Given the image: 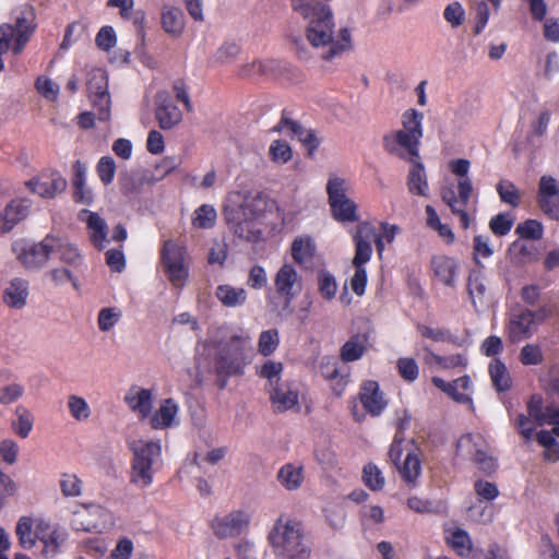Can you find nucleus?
Wrapping results in <instances>:
<instances>
[{"mask_svg": "<svg viewBox=\"0 0 559 559\" xmlns=\"http://www.w3.org/2000/svg\"><path fill=\"white\" fill-rule=\"evenodd\" d=\"M292 8L295 12L309 21L318 15L319 11L329 8V5L320 0H292Z\"/></svg>", "mask_w": 559, "mask_h": 559, "instance_id": "nucleus-42", "label": "nucleus"}, {"mask_svg": "<svg viewBox=\"0 0 559 559\" xmlns=\"http://www.w3.org/2000/svg\"><path fill=\"white\" fill-rule=\"evenodd\" d=\"M442 200L449 205L451 212L459 216L461 227L467 229L469 226V216L464 210V206L460 205L459 198L455 195L453 187H445L441 190Z\"/></svg>", "mask_w": 559, "mask_h": 559, "instance_id": "nucleus-40", "label": "nucleus"}, {"mask_svg": "<svg viewBox=\"0 0 559 559\" xmlns=\"http://www.w3.org/2000/svg\"><path fill=\"white\" fill-rule=\"evenodd\" d=\"M28 297V282L23 278H13L3 293V301L10 308L22 309Z\"/></svg>", "mask_w": 559, "mask_h": 559, "instance_id": "nucleus-20", "label": "nucleus"}, {"mask_svg": "<svg viewBox=\"0 0 559 559\" xmlns=\"http://www.w3.org/2000/svg\"><path fill=\"white\" fill-rule=\"evenodd\" d=\"M100 181L108 186L112 182L116 173V163L111 156H103L96 166Z\"/></svg>", "mask_w": 559, "mask_h": 559, "instance_id": "nucleus-56", "label": "nucleus"}, {"mask_svg": "<svg viewBox=\"0 0 559 559\" xmlns=\"http://www.w3.org/2000/svg\"><path fill=\"white\" fill-rule=\"evenodd\" d=\"M163 29L173 37H179L185 28V15L179 8L164 7L162 11Z\"/></svg>", "mask_w": 559, "mask_h": 559, "instance_id": "nucleus-25", "label": "nucleus"}, {"mask_svg": "<svg viewBox=\"0 0 559 559\" xmlns=\"http://www.w3.org/2000/svg\"><path fill=\"white\" fill-rule=\"evenodd\" d=\"M132 452L130 483L139 488H146L153 483V476L162 462V447L159 441L128 440Z\"/></svg>", "mask_w": 559, "mask_h": 559, "instance_id": "nucleus-5", "label": "nucleus"}, {"mask_svg": "<svg viewBox=\"0 0 559 559\" xmlns=\"http://www.w3.org/2000/svg\"><path fill=\"white\" fill-rule=\"evenodd\" d=\"M67 538L68 534L61 528H53L49 533L40 534L38 539L44 544L41 555L46 559L53 558L60 552L61 547L66 543Z\"/></svg>", "mask_w": 559, "mask_h": 559, "instance_id": "nucleus-27", "label": "nucleus"}, {"mask_svg": "<svg viewBox=\"0 0 559 559\" xmlns=\"http://www.w3.org/2000/svg\"><path fill=\"white\" fill-rule=\"evenodd\" d=\"M275 293L295 298L301 290V280L295 267L284 264L274 277Z\"/></svg>", "mask_w": 559, "mask_h": 559, "instance_id": "nucleus-16", "label": "nucleus"}, {"mask_svg": "<svg viewBox=\"0 0 559 559\" xmlns=\"http://www.w3.org/2000/svg\"><path fill=\"white\" fill-rule=\"evenodd\" d=\"M537 441L545 448V459L551 462L559 461V442L548 430H542L537 433Z\"/></svg>", "mask_w": 559, "mask_h": 559, "instance_id": "nucleus-46", "label": "nucleus"}, {"mask_svg": "<svg viewBox=\"0 0 559 559\" xmlns=\"http://www.w3.org/2000/svg\"><path fill=\"white\" fill-rule=\"evenodd\" d=\"M423 114L408 109L403 114V129L383 136V147L390 154L397 155L400 148L406 150L411 157H419L418 146L423 136Z\"/></svg>", "mask_w": 559, "mask_h": 559, "instance_id": "nucleus-6", "label": "nucleus"}, {"mask_svg": "<svg viewBox=\"0 0 559 559\" xmlns=\"http://www.w3.org/2000/svg\"><path fill=\"white\" fill-rule=\"evenodd\" d=\"M359 400L364 408L371 416H379L388 405L383 393L380 391L379 383L371 380L362 383L359 392Z\"/></svg>", "mask_w": 559, "mask_h": 559, "instance_id": "nucleus-17", "label": "nucleus"}, {"mask_svg": "<svg viewBox=\"0 0 559 559\" xmlns=\"http://www.w3.org/2000/svg\"><path fill=\"white\" fill-rule=\"evenodd\" d=\"M265 209L266 198L261 193H250L239 205L227 206L224 214L230 230L239 238L250 241L257 238V219Z\"/></svg>", "mask_w": 559, "mask_h": 559, "instance_id": "nucleus-4", "label": "nucleus"}, {"mask_svg": "<svg viewBox=\"0 0 559 559\" xmlns=\"http://www.w3.org/2000/svg\"><path fill=\"white\" fill-rule=\"evenodd\" d=\"M326 191L333 217L342 223L357 222L356 204L346 197L345 180L332 178L328 181Z\"/></svg>", "mask_w": 559, "mask_h": 559, "instance_id": "nucleus-10", "label": "nucleus"}, {"mask_svg": "<svg viewBox=\"0 0 559 559\" xmlns=\"http://www.w3.org/2000/svg\"><path fill=\"white\" fill-rule=\"evenodd\" d=\"M294 298L289 296H282L275 293V295H267V308L269 312L277 320L284 321L294 313L292 306Z\"/></svg>", "mask_w": 559, "mask_h": 559, "instance_id": "nucleus-30", "label": "nucleus"}, {"mask_svg": "<svg viewBox=\"0 0 559 559\" xmlns=\"http://www.w3.org/2000/svg\"><path fill=\"white\" fill-rule=\"evenodd\" d=\"M178 412V406L173 399H166L159 409L151 418L153 429H164L171 426Z\"/></svg>", "mask_w": 559, "mask_h": 559, "instance_id": "nucleus-34", "label": "nucleus"}, {"mask_svg": "<svg viewBox=\"0 0 559 559\" xmlns=\"http://www.w3.org/2000/svg\"><path fill=\"white\" fill-rule=\"evenodd\" d=\"M124 401L132 411L139 412L142 418L147 417L152 411V393L147 389H131Z\"/></svg>", "mask_w": 559, "mask_h": 559, "instance_id": "nucleus-24", "label": "nucleus"}, {"mask_svg": "<svg viewBox=\"0 0 559 559\" xmlns=\"http://www.w3.org/2000/svg\"><path fill=\"white\" fill-rule=\"evenodd\" d=\"M472 461L477 468L486 476L492 475L497 469V460L489 455L484 449H476L472 454Z\"/></svg>", "mask_w": 559, "mask_h": 559, "instance_id": "nucleus-49", "label": "nucleus"}, {"mask_svg": "<svg viewBox=\"0 0 559 559\" xmlns=\"http://www.w3.org/2000/svg\"><path fill=\"white\" fill-rule=\"evenodd\" d=\"M73 199L78 203L91 205L93 203V193L85 185L86 167L81 160L73 164Z\"/></svg>", "mask_w": 559, "mask_h": 559, "instance_id": "nucleus-23", "label": "nucleus"}, {"mask_svg": "<svg viewBox=\"0 0 559 559\" xmlns=\"http://www.w3.org/2000/svg\"><path fill=\"white\" fill-rule=\"evenodd\" d=\"M248 338L230 334L227 328H218L209 338V346L215 349L213 369L217 377V386L224 390L228 379L233 376H241L245 366V344Z\"/></svg>", "mask_w": 559, "mask_h": 559, "instance_id": "nucleus-1", "label": "nucleus"}, {"mask_svg": "<svg viewBox=\"0 0 559 559\" xmlns=\"http://www.w3.org/2000/svg\"><path fill=\"white\" fill-rule=\"evenodd\" d=\"M58 245V237L47 235L39 243L24 248L19 259L28 269L41 267Z\"/></svg>", "mask_w": 559, "mask_h": 559, "instance_id": "nucleus-14", "label": "nucleus"}, {"mask_svg": "<svg viewBox=\"0 0 559 559\" xmlns=\"http://www.w3.org/2000/svg\"><path fill=\"white\" fill-rule=\"evenodd\" d=\"M365 352V346L357 337L347 341L341 348V358L344 361H355L359 359Z\"/></svg>", "mask_w": 559, "mask_h": 559, "instance_id": "nucleus-58", "label": "nucleus"}, {"mask_svg": "<svg viewBox=\"0 0 559 559\" xmlns=\"http://www.w3.org/2000/svg\"><path fill=\"white\" fill-rule=\"evenodd\" d=\"M431 269L435 276L445 286L455 287V275L459 263L447 255H436L431 259Z\"/></svg>", "mask_w": 559, "mask_h": 559, "instance_id": "nucleus-18", "label": "nucleus"}, {"mask_svg": "<svg viewBox=\"0 0 559 559\" xmlns=\"http://www.w3.org/2000/svg\"><path fill=\"white\" fill-rule=\"evenodd\" d=\"M399 374L408 382H414L419 374V368L415 359L402 357L396 364Z\"/></svg>", "mask_w": 559, "mask_h": 559, "instance_id": "nucleus-57", "label": "nucleus"}, {"mask_svg": "<svg viewBox=\"0 0 559 559\" xmlns=\"http://www.w3.org/2000/svg\"><path fill=\"white\" fill-rule=\"evenodd\" d=\"M276 559H310L311 546L301 522L281 515L267 535Z\"/></svg>", "mask_w": 559, "mask_h": 559, "instance_id": "nucleus-2", "label": "nucleus"}, {"mask_svg": "<svg viewBox=\"0 0 559 559\" xmlns=\"http://www.w3.org/2000/svg\"><path fill=\"white\" fill-rule=\"evenodd\" d=\"M473 249H474V261L476 262L477 267L484 269L485 266H484V264L480 263L479 257L489 258L493 253V251L489 245L488 237H485L483 235L475 236Z\"/></svg>", "mask_w": 559, "mask_h": 559, "instance_id": "nucleus-61", "label": "nucleus"}, {"mask_svg": "<svg viewBox=\"0 0 559 559\" xmlns=\"http://www.w3.org/2000/svg\"><path fill=\"white\" fill-rule=\"evenodd\" d=\"M314 249V243L311 238L299 237L293 241L292 257L297 263L302 264L312 259Z\"/></svg>", "mask_w": 559, "mask_h": 559, "instance_id": "nucleus-41", "label": "nucleus"}, {"mask_svg": "<svg viewBox=\"0 0 559 559\" xmlns=\"http://www.w3.org/2000/svg\"><path fill=\"white\" fill-rule=\"evenodd\" d=\"M417 159L418 158L416 157L411 158L413 167L409 169L407 176V187L411 193L427 197L428 182L425 168L424 165Z\"/></svg>", "mask_w": 559, "mask_h": 559, "instance_id": "nucleus-26", "label": "nucleus"}, {"mask_svg": "<svg viewBox=\"0 0 559 559\" xmlns=\"http://www.w3.org/2000/svg\"><path fill=\"white\" fill-rule=\"evenodd\" d=\"M68 408L71 416L79 421L86 420L91 416V408L81 396L70 395L68 397Z\"/></svg>", "mask_w": 559, "mask_h": 559, "instance_id": "nucleus-53", "label": "nucleus"}, {"mask_svg": "<svg viewBox=\"0 0 559 559\" xmlns=\"http://www.w3.org/2000/svg\"><path fill=\"white\" fill-rule=\"evenodd\" d=\"M14 414L16 419L11 423L12 430L22 439H25L29 436L33 426H34V417L29 409H27L23 405H19Z\"/></svg>", "mask_w": 559, "mask_h": 559, "instance_id": "nucleus-36", "label": "nucleus"}, {"mask_svg": "<svg viewBox=\"0 0 559 559\" xmlns=\"http://www.w3.org/2000/svg\"><path fill=\"white\" fill-rule=\"evenodd\" d=\"M28 186L34 193L43 198H53L66 190L67 180L58 173H52L43 180L29 181Z\"/></svg>", "mask_w": 559, "mask_h": 559, "instance_id": "nucleus-19", "label": "nucleus"}, {"mask_svg": "<svg viewBox=\"0 0 559 559\" xmlns=\"http://www.w3.org/2000/svg\"><path fill=\"white\" fill-rule=\"evenodd\" d=\"M431 381L439 390L447 393L455 402H457L460 404H468L471 407H473V401H472L471 396L465 393H460L457 391L456 384H454V381L447 382L439 377H433Z\"/></svg>", "mask_w": 559, "mask_h": 559, "instance_id": "nucleus-45", "label": "nucleus"}, {"mask_svg": "<svg viewBox=\"0 0 559 559\" xmlns=\"http://www.w3.org/2000/svg\"><path fill=\"white\" fill-rule=\"evenodd\" d=\"M270 156L274 163L286 164L293 157L292 147L283 140H275L270 146Z\"/></svg>", "mask_w": 559, "mask_h": 559, "instance_id": "nucleus-55", "label": "nucleus"}, {"mask_svg": "<svg viewBox=\"0 0 559 559\" xmlns=\"http://www.w3.org/2000/svg\"><path fill=\"white\" fill-rule=\"evenodd\" d=\"M280 67V63L275 60H254L250 63L242 66L239 74L242 78H255V76H264L274 73V71Z\"/></svg>", "mask_w": 559, "mask_h": 559, "instance_id": "nucleus-39", "label": "nucleus"}, {"mask_svg": "<svg viewBox=\"0 0 559 559\" xmlns=\"http://www.w3.org/2000/svg\"><path fill=\"white\" fill-rule=\"evenodd\" d=\"M216 211L212 205L203 204L195 210L192 224L194 227L207 229L214 226Z\"/></svg>", "mask_w": 559, "mask_h": 559, "instance_id": "nucleus-48", "label": "nucleus"}, {"mask_svg": "<svg viewBox=\"0 0 559 559\" xmlns=\"http://www.w3.org/2000/svg\"><path fill=\"white\" fill-rule=\"evenodd\" d=\"M451 546L460 556H468L472 551V544L468 534L457 528L451 537Z\"/></svg>", "mask_w": 559, "mask_h": 559, "instance_id": "nucleus-59", "label": "nucleus"}, {"mask_svg": "<svg viewBox=\"0 0 559 559\" xmlns=\"http://www.w3.org/2000/svg\"><path fill=\"white\" fill-rule=\"evenodd\" d=\"M306 130L298 121L292 119L286 110L282 112L280 122L272 129L273 132H284L296 136L298 140L305 134Z\"/></svg>", "mask_w": 559, "mask_h": 559, "instance_id": "nucleus-44", "label": "nucleus"}, {"mask_svg": "<svg viewBox=\"0 0 559 559\" xmlns=\"http://www.w3.org/2000/svg\"><path fill=\"white\" fill-rule=\"evenodd\" d=\"M60 488L66 497H78L81 495V480L74 474H63L60 479Z\"/></svg>", "mask_w": 559, "mask_h": 559, "instance_id": "nucleus-62", "label": "nucleus"}, {"mask_svg": "<svg viewBox=\"0 0 559 559\" xmlns=\"http://www.w3.org/2000/svg\"><path fill=\"white\" fill-rule=\"evenodd\" d=\"M536 201L544 215L559 222V181L555 177H540Z\"/></svg>", "mask_w": 559, "mask_h": 559, "instance_id": "nucleus-11", "label": "nucleus"}, {"mask_svg": "<svg viewBox=\"0 0 559 559\" xmlns=\"http://www.w3.org/2000/svg\"><path fill=\"white\" fill-rule=\"evenodd\" d=\"M497 192L503 203L516 207L521 201V193L510 180H500L497 185Z\"/></svg>", "mask_w": 559, "mask_h": 559, "instance_id": "nucleus-43", "label": "nucleus"}, {"mask_svg": "<svg viewBox=\"0 0 559 559\" xmlns=\"http://www.w3.org/2000/svg\"><path fill=\"white\" fill-rule=\"evenodd\" d=\"M402 479L411 487H415L421 473V462L414 453H407L403 463L396 466Z\"/></svg>", "mask_w": 559, "mask_h": 559, "instance_id": "nucleus-29", "label": "nucleus"}, {"mask_svg": "<svg viewBox=\"0 0 559 559\" xmlns=\"http://www.w3.org/2000/svg\"><path fill=\"white\" fill-rule=\"evenodd\" d=\"M515 233L522 239L539 240L543 237L544 228L540 222L536 219H526L516 226Z\"/></svg>", "mask_w": 559, "mask_h": 559, "instance_id": "nucleus-50", "label": "nucleus"}, {"mask_svg": "<svg viewBox=\"0 0 559 559\" xmlns=\"http://www.w3.org/2000/svg\"><path fill=\"white\" fill-rule=\"evenodd\" d=\"M31 202L28 200H13L4 209L1 219L3 222L2 230L10 231L14 225L24 219L29 212Z\"/></svg>", "mask_w": 559, "mask_h": 559, "instance_id": "nucleus-22", "label": "nucleus"}, {"mask_svg": "<svg viewBox=\"0 0 559 559\" xmlns=\"http://www.w3.org/2000/svg\"><path fill=\"white\" fill-rule=\"evenodd\" d=\"M483 270L481 267L472 270L467 278V292L476 310L485 305L486 299L487 288Z\"/></svg>", "mask_w": 559, "mask_h": 559, "instance_id": "nucleus-21", "label": "nucleus"}, {"mask_svg": "<svg viewBox=\"0 0 559 559\" xmlns=\"http://www.w3.org/2000/svg\"><path fill=\"white\" fill-rule=\"evenodd\" d=\"M365 485L371 490H381L384 486V477L374 464H367L362 471Z\"/></svg>", "mask_w": 559, "mask_h": 559, "instance_id": "nucleus-54", "label": "nucleus"}, {"mask_svg": "<svg viewBox=\"0 0 559 559\" xmlns=\"http://www.w3.org/2000/svg\"><path fill=\"white\" fill-rule=\"evenodd\" d=\"M121 313L114 308H103L98 313V328L102 332L110 331L119 321Z\"/></svg>", "mask_w": 559, "mask_h": 559, "instance_id": "nucleus-63", "label": "nucleus"}, {"mask_svg": "<svg viewBox=\"0 0 559 559\" xmlns=\"http://www.w3.org/2000/svg\"><path fill=\"white\" fill-rule=\"evenodd\" d=\"M549 316L546 307L533 311L518 308L510 313L507 325L508 337L512 343H519L533 336L537 326Z\"/></svg>", "mask_w": 559, "mask_h": 559, "instance_id": "nucleus-7", "label": "nucleus"}, {"mask_svg": "<svg viewBox=\"0 0 559 559\" xmlns=\"http://www.w3.org/2000/svg\"><path fill=\"white\" fill-rule=\"evenodd\" d=\"M306 36L314 48L329 47L322 53V58L328 61L353 49L352 35L347 27L341 28L337 37L334 38L333 13L330 7L319 11L318 15L309 20Z\"/></svg>", "mask_w": 559, "mask_h": 559, "instance_id": "nucleus-3", "label": "nucleus"}, {"mask_svg": "<svg viewBox=\"0 0 559 559\" xmlns=\"http://www.w3.org/2000/svg\"><path fill=\"white\" fill-rule=\"evenodd\" d=\"M87 93L93 107L97 110V118L100 121L110 119V95L108 92V76L105 70L94 69L87 76Z\"/></svg>", "mask_w": 559, "mask_h": 559, "instance_id": "nucleus-9", "label": "nucleus"}, {"mask_svg": "<svg viewBox=\"0 0 559 559\" xmlns=\"http://www.w3.org/2000/svg\"><path fill=\"white\" fill-rule=\"evenodd\" d=\"M250 524V516L241 510L233 511L224 516H216L211 522V527L216 537L229 538L239 536Z\"/></svg>", "mask_w": 559, "mask_h": 559, "instance_id": "nucleus-12", "label": "nucleus"}, {"mask_svg": "<svg viewBox=\"0 0 559 559\" xmlns=\"http://www.w3.org/2000/svg\"><path fill=\"white\" fill-rule=\"evenodd\" d=\"M319 290L321 295L326 299H332L336 293V282L332 274L322 271L319 273Z\"/></svg>", "mask_w": 559, "mask_h": 559, "instance_id": "nucleus-64", "label": "nucleus"}, {"mask_svg": "<svg viewBox=\"0 0 559 559\" xmlns=\"http://www.w3.org/2000/svg\"><path fill=\"white\" fill-rule=\"evenodd\" d=\"M512 263L523 265L536 259V252L532 245H527L522 240L511 243L508 250Z\"/></svg>", "mask_w": 559, "mask_h": 559, "instance_id": "nucleus-37", "label": "nucleus"}, {"mask_svg": "<svg viewBox=\"0 0 559 559\" xmlns=\"http://www.w3.org/2000/svg\"><path fill=\"white\" fill-rule=\"evenodd\" d=\"M280 344V333L276 329H270L261 332L258 342V350L263 356H270L275 352Z\"/></svg>", "mask_w": 559, "mask_h": 559, "instance_id": "nucleus-47", "label": "nucleus"}, {"mask_svg": "<svg viewBox=\"0 0 559 559\" xmlns=\"http://www.w3.org/2000/svg\"><path fill=\"white\" fill-rule=\"evenodd\" d=\"M443 17L452 28H457L465 22L466 13L459 1H453L444 8Z\"/></svg>", "mask_w": 559, "mask_h": 559, "instance_id": "nucleus-51", "label": "nucleus"}, {"mask_svg": "<svg viewBox=\"0 0 559 559\" xmlns=\"http://www.w3.org/2000/svg\"><path fill=\"white\" fill-rule=\"evenodd\" d=\"M514 224V217L510 213H499L491 217L489 228L496 236H506Z\"/></svg>", "mask_w": 559, "mask_h": 559, "instance_id": "nucleus-52", "label": "nucleus"}, {"mask_svg": "<svg viewBox=\"0 0 559 559\" xmlns=\"http://www.w3.org/2000/svg\"><path fill=\"white\" fill-rule=\"evenodd\" d=\"M217 299L226 307H238L246 302L247 292L230 285H219L215 293Z\"/></svg>", "mask_w": 559, "mask_h": 559, "instance_id": "nucleus-35", "label": "nucleus"}, {"mask_svg": "<svg viewBox=\"0 0 559 559\" xmlns=\"http://www.w3.org/2000/svg\"><path fill=\"white\" fill-rule=\"evenodd\" d=\"M15 533L19 544L24 549H31L35 546L36 539L40 536L39 533H33V520L28 516H22L17 521Z\"/></svg>", "mask_w": 559, "mask_h": 559, "instance_id": "nucleus-38", "label": "nucleus"}, {"mask_svg": "<svg viewBox=\"0 0 559 559\" xmlns=\"http://www.w3.org/2000/svg\"><path fill=\"white\" fill-rule=\"evenodd\" d=\"M81 213L88 214L87 219H86V225H87V228L92 231L91 233V241L93 242V245L96 248L103 249L104 241L106 240V237H107V224H106L105 219L102 218L98 213L88 212L87 210H82Z\"/></svg>", "mask_w": 559, "mask_h": 559, "instance_id": "nucleus-32", "label": "nucleus"}, {"mask_svg": "<svg viewBox=\"0 0 559 559\" xmlns=\"http://www.w3.org/2000/svg\"><path fill=\"white\" fill-rule=\"evenodd\" d=\"M276 478L286 490H297L304 483V469L301 466L285 464L277 472Z\"/></svg>", "mask_w": 559, "mask_h": 559, "instance_id": "nucleus-31", "label": "nucleus"}, {"mask_svg": "<svg viewBox=\"0 0 559 559\" xmlns=\"http://www.w3.org/2000/svg\"><path fill=\"white\" fill-rule=\"evenodd\" d=\"M283 370L282 362H276L273 360H267L260 370V377L267 379L269 381V390L273 389L275 385H280V374Z\"/></svg>", "mask_w": 559, "mask_h": 559, "instance_id": "nucleus-60", "label": "nucleus"}, {"mask_svg": "<svg viewBox=\"0 0 559 559\" xmlns=\"http://www.w3.org/2000/svg\"><path fill=\"white\" fill-rule=\"evenodd\" d=\"M372 238H374V227L369 223H361L358 225L354 241L356 246L355 257L353 259L354 266H364L372 253Z\"/></svg>", "mask_w": 559, "mask_h": 559, "instance_id": "nucleus-15", "label": "nucleus"}, {"mask_svg": "<svg viewBox=\"0 0 559 559\" xmlns=\"http://www.w3.org/2000/svg\"><path fill=\"white\" fill-rule=\"evenodd\" d=\"M186 250L173 240H166L160 251L164 272L173 286L182 288L189 276L185 264Z\"/></svg>", "mask_w": 559, "mask_h": 559, "instance_id": "nucleus-8", "label": "nucleus"}, {"mask_svg": "<svg viewBox=\"0 0 559 559\" xmlns=\"http://www.w3.org/2000/svg\"><path fill=\"white\" fill-rule=\"evenodd\" d=\"M489 374L493 388L498 392H507L512 386V380L508 368L500 359H493L489 365Z\"/></svg>", "mask_w": 559, "mask_h": 559, "instance_id": "nucleus-33", "label": "nucleus"}, {"mask_svg": "<svg viewBox=\"0 0 559 559\" xmlns=\"http://www.w3.org/2000/svg\"><path fill=\"white\" fill-rule=\"evenodd\" d=\"M155 119L163 130H171L182 121V112L168 91H158L155 95Z\"/></svg>", "mask_w": 559, "mask_h": 559, "instance_id": "nucleus-13", "label": "nucleus"}, {"mask_svg": "<svg viewBox=\"0 0 559 559\" xmlns=\"http://www.w3.org/2000/svg\"><path fill=\"white\" fill-rule=\"evenodd\" d=\"M269 391L273 407L278 413L286 412L298 403L297 392L285 389L283 385H275Z\"/></svg>", "mask_w": 559, "mask_h": 559, "instance_id": "nucleus-28", "label": "nucleus"}]
</instances>
